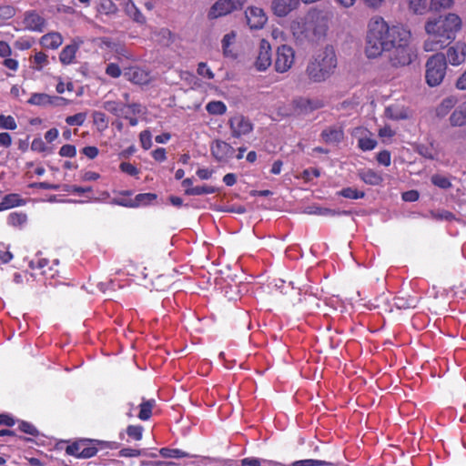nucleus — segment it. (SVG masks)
I'll use <instances>...</instances> for the list:
<instances>
[{"label": "nucleus", "mask_w": 466, "mask_h": 466, "mask_svg": "<svg viewBox=\"0 0 466 466\" xmlns=\"http://www.w3.org/2000/svg\"><path fill=\"white\" fill-rule=\"evenodd\" d=\"M410 37V31L403 26H390L380 17L371 19L366 36L365 53L369 58H376L384 52L391 51L397 43L409 40Z\"/></svg>", "instance_id": "obj_1"}, {"label": "nucleus", "mask_w": 466, "mask_h": 466, "mask_svg": "<svg viewBox=\"0 0 466 466\" xmlns=\"http://www.w3.org/2000/svg\"><path fill=\"white\" fill-rule=\"evenodd\" d=\"M461 17L453 13L429 19L424 26L429 35L423 46L425 51H437L448 46L461 29Z\"/></svg>", "instance_id": "obj_2"}, {"label": "nucleus", "mask_w": 466, "mask_h": 466, "mask_svg": "<svg viewBox=\"0 0 466 466\" xmlns=\"http://www.w3.org/2000/svg\"><path fill=\"white\" fill-rule=\"evenodd\" d=\"M337 67V56L334 47L327 45L316 58L309 62L306 73L310 80L319 83L325 81Z\"/></svg>", "instance_id": "obj_3"}, {"label": "nucleus", "mask_w": 466, "mask_h": 466, "mask_svg": "<svg viewBox=\"0 0 466 466\" xmlns=\"http://www.w3.org/2000/svg\"><path fill=\"white\" fill-rule=\"evenodd\" d=\"M446 56L443 53H436L426 63V81L430 86H439L446 74Z\"/></svg>", "instance_id": "obj_4"}, {"label": "nucleus", "mask_w": 466, "mask_h": 466, "mask_svg": "<svg viewBox=\"0 0 466 466\" xmlns=\"http://www.w3.org/2000/svg\"><path fill=\"white\" fill-rule=\"evenodd\" d=\"M409 40L400 41L392 47L390 55V62L392 66H408L412 61V53L408 45Z\"/></svg>", "instance_id": "obj_5"}, {"label": "nucleus", "mask_w": 466, "mask_h": 466, "mask_svg": "<svg viewBox=\"0 0 466 466\" xmlns=\"http://www.w3.org/2000/svg\"><path fill=\"white\" fill-rule=\"evenodd\" d=\"M246 0H218L209 9L208 17L216 19L230 14L235 10L242 9Z\"/></svg>", "instance_id": "obj_6"}, {"label": "nucleus", "mask_w": 466, "mask_h": 466, "mask_svg": "<svg viewBox=\"0 0 466 466\" xmlns=\"http://www.w3.org/2000/svg\"><path fill=\"white\" fill-rule=\"evenodd\" d=\"M294 61V51L287 46L282 45L278 47L277 57L275 61V70L279 73L287 72Z\"/></svg>", "instance_id": "obj_7"}, {"label": "nucleus", "mask_w": 466, "mask_h": 466, "mask_svg": "<svg viewBox=\"0 0 466 466\" xmlns=\"http://www.w3.org/2000/svg\"><path fill=\"white\" fill-rule=\"evenodd\" d=\"M271 62L270 44L267 40L261 39L258 55L254 66L258 71H265L271 65Z\"/></svg>", "instance_id": "obj_8"}, {"label": "nucleus", "mask_w": 466, "mask_h": 466, "mask_svg": "<svg viewBox=\"0 0 466 466\" xmlns=\"http://www.w3.org/2000/svg\"><path fill=\"white\" fill-rule=\"evenodd\" d=\"M326 31L327 26L324 24H318L313 20H307L304 23V29L301 34H306L308 41L315 42L323 37L326 34ZM303 36H305V35Z\"/></svg>", "instance_id": "obj_9"}, {"label": "nucleus", "mask_w": 466, "mask_h": 466, "mask_svg": "<svg viewBox=\"0 0 466 466\" xmlns=\"http://www.w3.org/2000/svg\"><path fill=\"white\" fill-rule=\"evenodd\" d=\"M245 15L251 29L262 28L268 20L263 9L259 7L251 6L245 12Z\"/></svg>", "instance_id": "obj_10"}, {"label": "nucleus", "mask_w": 466, "mask_h": 466, "mask_svg": "<svg viewBox=\"0 0 466 466\" xmlns=\"http://www.w3.org/2000/svg\"><path fill=\"white\" fill-rule=\"evenodd\" d=\"M299 0H272L271 10L279 17H285L290 12L297 9Z\"/></svg>", "instance_id": "obj_11"}, {"label": "nucleus", "mask_w": 466, "mask_h": 466, "mask_svg": "<svg viewBox=\"0 0 466 466\" xmlns=\"http://www.w3.org/2000/svg\"><path fill=\"white\" fill-rule=\"evenodd\" d=\"M229 126L232 130V135L235 137H239L252 131V124L243 116H237L230 118Z\"/></svg>", "instance_id": "obj_12"}, {"label": "nucleus", "mask_w": 466, "mask_h": 466, "mask_svg": "<svg viewBox=\"0 0 466 466\" xmlns=\"http://www.w3.org/2000/svg\"><path fill=\"white\" fill-rule=\"evenodd\" d=\"M24 24L27 29L43 32L46 27V20L35 11H29L25 14Z\"/></svg>", "instance_id": "obj_13"}, {"label": "nucleus", "mask_w": 466, "mask_h": 466, "mask_svg": "<svg viewBox=\"0 0 466 466\" xmlns=\"http://www.w3.org/2000/svg\"><path fill=\"white\" fill-rule=\"evenodd\" d=\"M235 149L227 142L217 140L216 145L211 147L212 156L218 161L231 157Z\"/></svg>", "instance_id": "obj_14"}, {"label": "nucleus", "mask_w": 466, "mask_h": 466, "mask_svg": "<svg viewBox=\"0 0 466 466\" xmlns=\"http://www.w3.org/2000/svg\"><path fill=\"white\" fill-rule=\"evenodd\" d=\"M451 127H462L466 125V105L462 103L450 116Z\"/></svg>", "instance_id": "obj_15"}, {"label": "nucleus", "mask_w": 466, "mask_h": 466, "mask_svg": "<svg viewBox=\"0 0 466 466\" xmlns=\"http://www.w3.org/2000/svg\"><path fill=\"white\" fill-rule=\"evenodd\" d=\"M321 137L326 143H339L343 139L344 134L339 127H329L321 133Z\"/></svg>", "instance_id": "obj_16"}, {"label": "nucleus", "mask_w": 466, "mask_h": 466, "mask_svg": "<svg viewBox=\"0 0 466 466\" xmlns=\"http://www.w3.org/2000/svg\"><path fill=\"white\" fill-rule=\"evenodd\" d=\"M304 213L309 214V215H320V216H334V215H350V211H337L335 209H330L328 208H322L319 206H310L305 208Z\"/></svg>", "instance_id": "obj_17"}, {"label": "nucleus", "mask_w": 466, "mask_h": 466, "mask_svg": "<svg viewBox=\"0 0 466 466\" xmlns=\"http://www.w3.org/2000/svg\"><path fill=\"white\" fill-rule=\"evenodd\" d=\"M63 38L58 33H48L45 35L41 43L45 47L56 49L62 45Z\"/></svg>", "instance_id": "obj_18"}, {"label": "nucleus", "mask_w": 466, "mask_h": 466, "mask_svg": "<svg viewBox=\"0 0 466 466\" xmlns=\"http://www.w3.org/2000/svg\"><path fill=\"white\" fill-rule=\"evenodd\" d=\"M78 49V46L76 44H71L63 48L60 53L59 59L62 64L68 65L70 64Z\"/></svg>", "instance_id": "obj_19"}, {"label": "nucleus", "mask_w": 466, "mask_h": 466, "mask_svg": "<svg viewBox=\"0 0 466 466\" xmlns=\"http://www.w3.org/2000/svg\"><path fill=\"white\" fill-rule=\"evenodd\" d=\"M457 100L451 96L442 100V102L436 108V116L438 117H444L454 107Z\"/></svg>", "instance_id": "obj_20"}, {"label": "nucleus", "mask_w": 466, "mask_h": 466, "mask_svg": "<svg viewBox=\"0 0 466 466\" xmlns=\"http://www.w3.org/2000/svg\"><path fill=\"white\" fill-rule=\"evenodd\" d=\"M104 108L114 114L116 116H124L125 118H127V112L125 111V106L120 105L119 103L116 101H107L104 103Z\"/></svg>", "instance_id": "obj_21"}, {"label": "nucleus", "mask_w": 466, "mask_h": 466, "mask_svg": "<svg viewBox=\"0 0 466 466\" xmlns=\"http://www.w3.org/2000/svg\"><path fill=\"white\" fill-rule=\"evenodd\" d=\"M415 151L425 158L433 160L436 157V151L433 144L424 145L419 144L415 147Z\"/></svg>", "instance_id": "obj_22"}, {"label": "nucleus", "mask_w": 466, "mask_h": 466, "mask_svg": "<svg viewBox=\"0 0 466 466\" xmlns=\"http://www.w3.org/2000/svg\"><path fill=\"white\" fill-rule=\"evenodd\" d=\"M445 56L446 62L449 61L451 65H459L464 59V54L462 52L460 54L455 46H450Z\"/></svg>", "instance_id": "obj_23"}, {"label": "nucleus", "mask_w": 466, "mask_h": 466, "mask_svg": "<svg viewBox=\"0 0 466 466\" xmlns=\"http://www.w3.org/2000/svg\"><path fill=\"white\" fill-rule=\"evenodd\" d=\"M157 196L155 193H140L132 199L133 208H137L140 205H147L153 200L157 199Z\"/></svg>", "instance_id": "obj_24"}, {"label": "nucleus", "mask_w": 466, "mask_h": 466, "mask_svg": "<svg viewBox=\"0 0 466 466\" xmlns=\"http://www.w3.org/2000/svg\"><path fill=\"white\" fill-rule=\"evenodd\" d=\"M157 41L164 46H168L174 42V35L170 30L162 28L157 33Z\"/></svg>", "instance_id": "obj_25"}, {"label": "nucleus", "mask_w": 466, "mask_h": 466, "mask_svg": "<svg viewBox=\"0 0 466 466\" xmlns=\"http://www.w3.org/2000/svg\"><path fill=\"white\" fill-rule=\"evenodd\" d=\"M155 405L154 400L144 401L140 404L138 418L142 420H148L152 415V409Z\"/></svg>", "instance_id": "obj_26"}, {"label": "nucleus", "mask_w": 466, "mask_h": 466, "mask_svg": "<svg viewBox=\"0 0 466 466\" xmlns=\"http://www.w3.org/2000/svg\"><path fill=\"white\" fill-rule=\"evenodd\" d=\"M417 300L414 298H395L394 305L399 309H415Z\"/></svg>", "instance_id": "obj_27"}, {"label": "nucleus", "mask_w": 466, "mask_h": 466, "mask_svg": "<svg viewBox=\"0 0 466 466\" xmlns=\"http://www.w3.org/2000/svg\"><path fill=\"white\" fill-rule=\"evenodd\" d=\"M215 192L216 188L210 186L189 187L185 190V194L187 196H199L204 194H212Z\"/></svg>", "instance_id": "obj_28"}, {"label": "nucleus", "mask_w": 466, "mask_h": 466, "mask_svg": "<svg viewBox=\"0 0 466 466\" xmlns=\"http://www.w3.org/2000/svg\"><path fill=\"white\" fill-rule=\"evenodd\" d=\"M31 105L46 106L50 102V96L46 93H34L27 101Z\"/></svg>", "instance_id": "obj_29"}, {"label": "nucleus", "mask_w": 466, "mask_h": 466, "mask_svg": "<svg viewBox=\"0 0 466 466\" xmlns=\"http://www.w3.org/2000/svg\"><path fill=\"white\" fill-rule=\"evenodd\" d=\"M90 441L89 440H80L73 442L66 448V452L69 455H74L76 457L80 458V453L82 447L86 445V443Z\"/></svg>", "instance_id": "obj_30"}, {"label": "nucleus", "mask_w": 466, "mask_h": 466, "mask_svg": "<svg viewBox=\"0 0 466 466\" xmlns=\"http://www.w3.org/2000/svg\"><path fill=\"white\" fill-rule=\"evenodd\" d=\"M362 180L370 185H380L382 182V177L373 170H368L361 173Z\"/></svg>", "instance_id": "obj_31"}, {"label": "nucleus", "mask_w": 466, "mask_h": 466, "mask_svg": "<svg viewBox=\"0 0 466 466\" xmlns=\"http://www.w3.org/2000/svg\"><path fill=\"white\" fill-rule=\"evenodd\" d=\"M206 109L211 115H223L227 107L221 101H211L207 105Z\"/></svg>", "instance_id": "obj_32"}, {"label": "nucleus", "mask_w": 466, "mask_h": 466, "mask_svg": "<svg viewBox=\"0 0 466 466\" xmlns=\"http://www.w3.org/2000/svg\"><path fill=\"white\" fill-rule=\"evenodd\" d=\"M159 453L164 458H185L189 457V454L178 450V449H169V448H162L159 451Z\"/></svg>", "instance_id": "obj_33"}, {"label": "nucleus", "mask_w": 466, "mask_h": 466, "mask_svg": "<svg viewBox=\"0 0 466 466\" xmlns=\"http://www.w3.org/2000/svg\"><path fill=\"white\" fill-rule=\"evenodd\" d=\"M129 79L135 84L142 85L148 81V76L143 70L135 69L129 73Z\"/></svg>", "instance_id": "obj_34"}, {"label": "nucleus", "mask_w": 466, "mask_h": 466, "mask_svg": "<svg viewBox=\"0 0 466 466\" xmlns=\"http://www.w3.org/2000/svg\"><path fill=\"white\" fill-rule=\"evenodd\" d=\"M310 105V100L299 97L292 101V106L294 108V114H301L306 112Z\"/></svg>", "instance_id": "obj_35"}, {"label": "nucleus", "mask_w": 466, "mask_h": 466, "mask_svg": "<svg viewBox=\"0 0 466 466\" xmlns=\"http://www.w3.org/2000/svg\"><path fill=\"white\" fill-rule=\"evenodd\" d=\"M3 200H4V205H5L6 208L20 206L25 203V201L20 198V196L18 194H14V193L5 196Z\"/></svg>", "instance_id": "obj_36"}, {"label": "nucleus", "mask_w": 466, "mask_h": 466, "mask_svg": "<svg viewBox=\"0 0 466 466\" xmlns=\"http://www.w3.org/2000/svg\"><path fill=\"white\" fill-rule=\"evenodd\" d=\"M339 194L344 198L351 199L362 198L365 196L363 191H359L352 187L343 188Z\"/></svg>", "instance_id": "obj_37"}, {"label": "nucleus", "mask_w": 466, "mask_h": 466, "mask_svg": "<svg viewBox=\"0 0 466 466\" xmlns=\"http://www.w3.org/2000/svg\"><path fill=\"white\" fill-rule=\"evenodd\" d=\"M408 4L415 14H422L426 9L427 0H408Z\"/></svg>", "instance_id": "obj_38"}, {"label": "nucleus", "mask_w": 466, "mask_h": 466, "mask_svg": "<svg viewBox=\"0 0 466 466\" xmlns=\"http://www.w3.org/2000/svg\"><path fill=\"white\" fill-rule=\"evenodd\" d=\"M431 180L434 186L443 189H447L451 187V183L450 182V180L447 177L440 175H433Z\"/></svg>", "instance_id": "obj_39"}, {"label": "nucleus", "mask_w": 466, "mask_h": 466, "mask_svg": "<svg viewBox=\"0 0 466 466\" xmlns=\"http://www.w3.org/2000/svg\"><path fill=\"white\" fill-rule=\"evenodd\" d=\"M16 123L13 116L0 115V127L4 129L15 130L16 128Z\"/></svg>", "instance_id": "obj_40"}, {"label": "nucleus", "mask_w": 466, "mask_h": 466, "mask_svg": "<svg viewBox=\"0 0 466 466\" xmlns=\"http://www.w3.org/2000/svg\"><path fill=\"white\" fill-rule=\"evenodd\" d=\"M15 8L13 5H0V20H7L15 16Z\"/></svg>", "instance_id": "obj_41"}, {"label": "nucleus", "mask_w": 466, "mask_h": 466, "mask_svg": "<svg viewBox=\"0 0 466 466\" xmlns=\"http://www.w3.org/2000/svg\"><path fill=\"white\" fill-rule=\"evenodd\" d=\"M18 428L21 431L32 436H37L39 434L37 429L27 421H21Z\"/></svg>", "instance_id": "obj_42"}, {"label": "nucleus", "mask_w": 466, "mask_h": 466, "mask_svg": "<svg viewBox=\"0 0 466 466\" xmlns=\"http://www.w3.org/2000/svg\"><path fill=\"white\" fill-rule=\"evenodd\" d=\"M453 0H431V9L438 11L441 8H450Z\"/></svg>", "instance_id": "obj_43"}, {"label": "nucleus", "mask_w": 466, "mask_h": 466, "mask_svg": "<svg viewBox=\"0 0 466 466\" xmlns=\"http://www.w3.org/2000/svg\"><path fill=\"white\" fill-rule=\"evenodd\" d=\"M143 427L142 426H133L130 425L127 429V433L130 438H133L137 441L142 439Z\"/></svg>", "instance_id": "obj_44"}, {"label": "nucleus", "mask_w": 466, "mask_h": 466, "mask_svg": "<svg viewBox=\"0 0 466 466\" xmlns=\"http://www.w3.org/2000/svg\"><path fill=\"white\" fill-rule=\"evenodd\" d=\"M86 119V114L77 113L74 116H69L66 118V122L70 126H81Z\"/></svg>", "instance_id": "obj_45"}, {"label": "nucleus", "mask_w": 466, "mask_h": 466, "mask_svg": "<svg viewBox=\"0 0 466 466\" xmlns=\"http://www.w3.org/2000/svg\"><path fill=\"white\" fill-rule=\"evenodd\" d=\"M376 145L377 141L371 138L362 137L359 139V147L364 151L373 149Z\"/></svg>", "instance_id": "obj_46"}, {"label": "nucleus", "mask_w": 466, "mask_h": 466, "mask_svg": "<svg viewBox=\"0 0 466 466\" xmlns=\"http://www.w3.org/2000/svg\"><path fill=\"white\" fill-rule=\"evenodd\" d=\"M26 221V215L22 213H12L9 216V223L13 226H20Z\"/></svg>", "instance_id": "obj_47"}, {"label": "nucleus", "mask_w": 466, "mask_h": 466, "mask_svg": "<svg viewBox=\"0 0 466 466\" xmlns=\"http://www.w3.org/2000/svg\"><path fill=\"white\" fill-rule=\"evenodd\" d=\"M94 123L97 125L101 129H105L107 127L106 115L102 112L96 111L93 113Z\"/></svg>", "instance_id": "obj_48"}, {"label": "nucleus", "mask_w": 466, "mask_h": 466, "mask_svg": "<svg viewBox=\"0 0 466 466\" xmlns=\"http://www.w3.org/2000/svg\"><path fill=\"white\" fill-rule=\"evenodd\" d=\"M140 142L144 149L147 150L151 147V133L148 130H144L140 133Z\"/></svg>", "instance_id": "obj_49"}, {"label": "nucleus", "mask_w": 466, "mask_h": 466, "mask_svg": "<svg viewBox=\"0 0 466 466\" xmlns=\"http://www.w3.org/2000/svg\"><path fill=\"white\" fill-rule=\"evenodd\" d=\"M76 154V148L73 145H64L59 150L61 157H74Z\"/></svg>", "instance_id": "obj_50"}, {"label": "nucleus", "mask_w": 466, "mask_h": 466, "mask_svg": "<svg viewBox=\"0 0 466 466\" xmlns=\"http://www.w3.org/2000/svg\"><path fill=\"white\" fill-rule=\"evenodd\" d=\"M431 218L435 219H446V220H452L454 218V215L447 210H441V211H431Z\"/></svg>", "instance_id": "obj_51"}, {"label": "nucleus", "mask_w": 466, "mask_h": 466, "mask_svg": "<svg viewBox=\"0 0 466 466\" xmlns=\"http://www.w3.org/2000/svg\"><path fill=\"white\" fill-rule=\"evenodd\" d=\"M119 168L122 172L130 176H137L139 173L138 169L128 162H122L119 166Z\"/></svg>", "instance_id": "obj_52"}, {"label": "nucleus", "mask_w": 466, "mask_h": 466, "mask_svg": "<svg viewBox=\"0 0 466 466\" xmlns=\"http://www.w3.org/2000/svg\"><path fill=\"white\" fill-rule=\"evenodd\" d=\"M319 343L323 350H332L335 348L333 338L331 336H322L319 339Z\"/></svg>", "instance_id": "obj_53"}, {"label": "nucleus", "mask_w": 466, "mask_h": 466, "mask_svg": "<svg viewBox=\"0 0 466 466\" xmlns=\"http://www.w3.org/2000/svg\"><path fill=\"white\" fill-rule=\"evenodd\" d=\"M235 38V34L230 33L224 35L222 39V47H223V53L225 56H228L230 51L228 50V46L231 44L232 39Z\"/></svg>", "instance_id": "obj_54"}, {"label": "nucleus", "mask_w": 466, "mask_h": 466, "mask_svg": "<svg viewBox=\"0 0 466 466\" xmlns=\"http://www.w3.org/2000/svg\"><path fill=\"white\" fill-rule=\"evenodd\" d=\"M377 161L384 166L390 164V153L388 150H382L377 155Z\"/></svg>", "instance_id": "obj_55"}, {"label": "nucleus", "mask_w": 466, "mask_h": 466, "mask_svg": "<svg viewBox=\"0 0 466 466\" xmlns=\"http://www.w3.org/2000/svg\"><path fill=\"white\" fill-rule=\"evenodd\" d=\"M143 453L141 450L124 448L119 451V455L122 457H137Z\"/></svg>", "instance_id": "obj_56"}, {"label": "nucleus", "mask_w": 466, "mask_h": 466, "mask_svg": "<svg viewBox=\"0 0 466 466\" xmlns=\"http://www.w3.org/2000/svg\"><path fill=\"white\" fill-rule=\"evenodd\" d=\"M101 9L104 10L106 14H112L117 10V7L111 0H102Z\"/></svg>", "instance_id": "obj_57"}, {"label": "nucleus", "mask_w": 466, "mask_h": 466, "mask_svg": "<svg viewBox=\"0 0 466 466\" xmlns=\"http://www.w3.org/2000/svg\"><path fill=\"white\" fill-rule=\"evenodd\" d=\"M97 451L96 447H86L85 445L82 447L80 458H91L96 454Z\"/></svg>", "instance_id": "obj_58"}, {"label": "nucleus", "mask_w": 466, "mask_h": 466, "mask_svg": "<svg viewBox=\"0 0 466 466\" xmlns=\"http://www.w3.org/2000/svg\"><path fill=\"white\" fill-rule=\"evenodd\" d=\"M420 194L417 190H409L402 193V199L406 202H413L418 200Z\"/></svg>", "instance_id": "obj_59"}, {"label": "nucleus", "mask_w": 466, "mask_h": 466, "mask_svg": "<svg viewBox=\"0 0 466 466\" xmlns=\"http://www.w3.org/2000/svg\"><path fill=\"white\" fill-rule=\"evenodd\" d=\"M106 72L112 77H118L121 75L119 66L114 63H111L106 66Z\"/></svg>", "instance_id": "obj_60"}, {"label": "nucleus", "mask_w": 466, "mask_h": 466, "mask_svg": "<svg viewBox=\"0 0 466 466\" xmlns=\"http://www.w3.org/2000/svg\"><path fill=\"white\" fill-rule=\"evenodd\" d=\"M239 292L240 290L238 289V286H235V287H228L227 288L225 293H226V297H228V299L229 300H236L238 299V297L239 296Z\"/></svg>", "instance_id": "obj_61"}, {"label": "nucleus", "mask_w": 466, "mask_h": 466, "mask_svg": "<svg viewBox=\"0 0 466 466\" xmlns=\"http://www.w3.org/2000/svg\"><path fill=\"white\" fill-rule=\"evenodd\" d=\"M98 148L96 147L89 146L82 149V153L90 159H94L98 155Z\"/></svg>", "instance_id": "obj_62"}, {"label": "nucleus", "mask_w": 466, "mask_h": 466, "mask_svg": "<svg viewBox=\"0 0 466 466\" xmlns=\"http://www.w3.org/2000/svg\"><path fill=\"white\" fill-rule=\"evenodd\" d=\"M46 148L41 138H35L31 144V149L34 151L44 152Z\"/></svg>", "instance_id": "obj_63"}, {"label": "nucleus", "mask_w": 466, "mask_h": 466, "mask_svg": "<svg viewBox=\"0 0 466 466\" xmlns=\"http://www.w3.org/2000/svg\"><path fill=\"white\" fill-rule=\"evenodd\" d=\"M241 466H260L261 461L257 458H245L240 461Z\"/></svg>", "instance_id": "obj_64"}]
</instances>
